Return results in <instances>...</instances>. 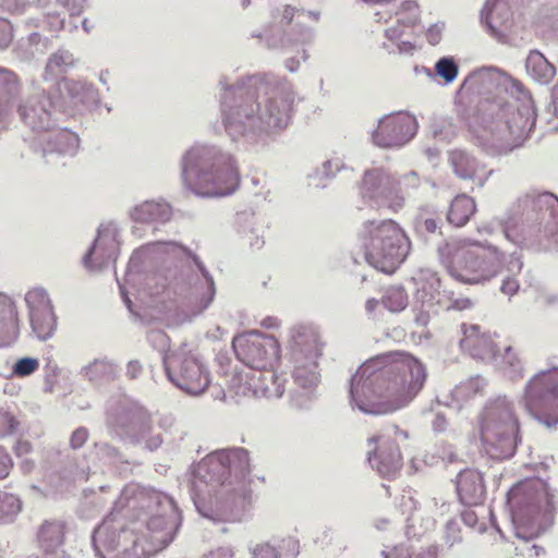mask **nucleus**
<instances>
[{
  "label": "nucleus",
  "mask_w": 558,
  "mask_h": 558,
  "mask_svg": "<svg viewBox=\"0 0 558 558\" xmlns=\"http://www.w3.org/2000/svg\"><path fill=\"white\" fill-rule=\"evenodd\" d=\"M425 369L408 354L379 355L363 363L351 380V402L368 414H387L408 405L422 389Z\"/></svg>",
  "instance_id": "nucleus-1"
},
{
  "label": "nucleus",
  "mask_w": 558,
  "mask_h": 558,
  "mask_svg": "<svg viewBox=\"0 0 558 558\" xmlns=\"http://www.w3.org/2000/svg\"><path fill=\"white\" fill-rule=\"evenodd\" d=\"M232 470L241 473L248 471V453L239 448L220 451L206 457L196 466L192 482L194 502L202 515L214 521L227 519L225 505L213 494L226 487V480Z\"/></svg>",
  "instance_id": "nucleus-2"
},
{
  "label": "nucleus",
  "mask_w": 558,
  "mask_h": 558,
  "mask_svg": "<svg viewBox=\"0 0 558 558\" xmlns=\"http://www.w3.org/2000/svg\"><path fill=\"white\" fill-rule=\"evenodd\" d=\"M183 180L196 194L225 196L235 191L240 177L231 156L195 146L184 156Z\"/></svg>",
  "instance_id": "nucleus-3"
},
{
  "label": "nucleus",
  "mask_w": 558,
  "mask_h": 558,
  "mask_svg": "<svg viewBox=\"0 0 558 558\" xmlns=\"http://www.w3.org/2000/svg\"><path fill=\"white\" fill-rule=\"evenodd\" d=\"M146 529L150 532V539H143L134 529L121 530L113 517L107 518L94 532L93 542L96 549L104 547L117 550L114 558H146V556L162 549L173 538L175 521L171 518L153 517Z\"/></svg>",
  "instance_id": "nucleus-4"
},
{
  "label": "nucleus",
  "mask_w": 558,
  "mask_h": 558,
  "mask_svg": "<svg viewBox=\"0 0 558 558\" xmlns=\"http://www.w3.org/2000/svg\"><path fill=\"white\" fill-rule=\"evenodd\" d=\"M440 256L450 276L464 283L494 278L506 262V254L496 245L470 239L448 242L440 248Z\"/></svg>",
  "instance_id": "nucleus-5"
},
{
  "label": "nucleus",
  "mask_w": 558,
  "mask_h": 558,
  "mask_svg": "<svg viewBox=\"0 0 558 558\" xmlns=\"http://www.w3.org/2000/svg\"><path fill=\"white\" fill-rule=\"evenodd\" d=\"M481 439L487 453L495 459L513 454L519 424L512 404L506 397H497L485 407L480 422Z\"/></svg>",
  "instance_id": "nucleus-6"
},
{
  "label": "nucleus",
  "mask_w": 558,
  "mask_h": 558,
  "mask_svg": "<svg viewBox=\"0 0 558 558\" xmlns=\"http://www.w3.org/2000/svg\"><path fill=\"white\" fill-rule=\"evenodd\" d=\"M365 258L369 265L384 272H392L404 260L410 242L403 231L391 220L366 227Z\"/></svg>",
  "instance_id": "nucleus-7"
},
{
  "label": "nucleus",
  "mask_w": 558,
  "mask_h": 558,
  "mask_svg": "<svg viewBox=\"0 0 558 558\" xmlns=\"http://www.w3.org/2000/svg\"><path fill=\"white\" fill-rule=\"evenodd\" d=\"M323 347L324 343L317 330L312 326H298L292 330L293 379L295 385L305 390V398H308L311 390L319 380L317 361L322 355Z\"/></svg>",
  "instance_id": "nucleus-8"
},
{
  "label": "nucleus",
  "mask_w": 558,
  "mask_h": 558,
  "mask_svg": "<svg viewBox=\"0 0 558 558\" xmlns=\"http://www.w3.org/2000/svg\"><path fill=\"white\" fill-rule=\"evenodd\" d=\"M521 403L547 426L558 423V368L541 372L525 386Z\"/></svg>",
  "instance_id": "nucleus-9"
},
{
  "label": "nucleus",
  "mask_w": 558,
  "mask_h": 558,
  "mask_svg": "<svg viewBox=\"0 0 558 558\" xmlns=\"http://www.w3.org/2000/svg\"><path fill=\"white\" fill-rule=\"evenodd\" d=\"M530 199L519 201L509 209L501 220L505 238L519 246H533L548 235L543 226L546 213L539 215L533 208L529 209Z\"/></svg>",
  "instance_id": "nucleus-10"
},
{
  "label": "nucleus",
  "mask_w": 558,
  "mask_h": 558,
  "mask_svg": "<svg viewBox=\"0 0 558 558\" xmlns=\"http://www.w3.org/2000/svg\"><path fill=\"white\" fill-rule=\"evenodd\" d=\"M230 107L226 118V129L235 138L247 130L265 132L287 128L290 121L288 107Z\"/></svg>",
  "instance_id": "nucleus-11"
},
{
  "label": "nucleus",
  "mask_w": 558,
  "mask_h": 558,
  "mask_svg": "<svg viewBox=\"0 0 558 558\" xmlns=\"http://www.w3.org/2000/svg\"><path fill=\"white\" fill-rule=\"evenodd\" d=\"M163 363L169 379L187 393L199 395L208 387L207 372L186 345L167 354Z\"/></svg>",
  "instance_id": "nucleus-12"
},
{
  "label": "nucleus",
  "mask_w": 558,
  "mask_h": 558,
  "mask_svg": "<svg viewBox=\"0 0 558 558\" xmlns=\"http://www.w3.org/2000/svg\"><path fill=\"white\" fill-rule=\"evenodd\" d=\"M470 305L471 301L469 299L454 298V292L448 289V286L444 284L436 274H433L417 289L413 311L415 312L416 323L425 326L430 314L436 313V306L445 310H464Z\"/></svg>",
  "instance_id": "nucleus-13"
},
{
  "label": "nucleus",
  "mask_w": 558,
  "mask_h": 558,
  "mask_svg": "<svg viewBox=\"0 0 558 558\" xmlns=\"http://www.w3.org/2000/svg\"><path fill=\"white\" fill-rule=\"evenodd\" d=\"M233 350L251 369L274 368L279 361V343L270 336L251 331L233 338Z\"/></svg>",
  "instance_id": "nucleus-14"
},
{
  "label": "nucleus",
  "mask_w": 558,
  "mask_h": 558,
  "mask_svg": "<svg viewBox=\"0 0 558 558\" xmlns=\"http://www.w3.org/2000/svg\"><path fill=\"white\" fill-rule=\"evenodd\" d=\"M388 27L385 29L386 38L396 44L399 52L411 54L416 49V27L420 22L418 7L414 1H405L400 9L390 16Z\"/></svg>",
  "instance_id": "nucleus-15"
},
{
  "label": "nucleus",
  "mask_w": 558,
  "mask_h": 558,
  "mask_svg": "<svg viewBox=\"0 0 558 558\" xmlns=\"http://www.w3.org/2000/svg\"><path fill=\"white\" fill-rule=\"evenodd\" d=\"M274 368L236 373L229 383V390L238 397L279 398L283 393Z\"/></svg>",
  "instance_id": "nucleus-16"
},
{
  "label": "nucleus",
  "mask_w": 558,
  "mask_h": 558,
  "mask_svg": "<svg viewBox=\"0 0 558 558\" xmlns=\"http://www.w3.org/2000/svg\"><path fill=\"white\" fill-rule=\"evenodd\" d=\"M416 130L415 117L408 111H399L380 119L372 137L379 147H400L413 138Z\"/></svg>",
  "instance_id": "nucleus-17"
},
{
  "label": "nucleus",
  "mask_w": 558,
  "mask_h": 558,
  "mask_svg": "<svg viewBox=\"0 0 558 558\" xmlns=\"http://www.w3.org/2000/svg\"><path fill=\"white\" fill-rule=\"evenodd\" d=\"M393 428L368 439V460L383 476H393L401 468V453L393 438Z\"/></svg>",
  "instance_id": "nucleus-18"
},
{
  "label": "nucleus",
  "mask_w": 558,
  "mask_h": 558,
  "mask_svg": "<svg viewBox=\"0 0 558 558\" xmlns=\"http://www.w3.org/2000/svg\"><path fill=\"white\" fill-rule=\"evenodd\" d=\"M509 502L519 507L515 515L523 522L525 517H533L542 510L547 511L550 496L545 483L534 481L513 487L509 493Z\"/></svg>",
  "instance_id": "nucleus-19"
},
{
  "label": "nucleus",
  "mask_w": 558,
  "mask_h": 558,
  "mask_svg": "<svg viewBox=\"0 0 558 558\" xmlns=\"http://www.w3.org/2000/svg\"><path fill=\"white\" fill-rule=\"evenodd\" d=\"M291 89L287 81H278L275 77L255 75L245 78L239 87V93L244 101H277L275 94H288Z\"/></svg>",
  "instance_id": "nucleus-20"
},
{
  "label": "nucleus",
  "mask_w": 558,
  "mask_h": 558,
  "mask_svg": "<svg viewBox=\"0 0 558 558\" xmlns=\"http://www.w3.org/2000/svg\"><path fill=\"white\" fill-rule=\"evenodd\" d=\"M117 238V229L112 223L101 225L93 247L84 257L85 266L90 269H100L114 259L118 250Z\"/></svg>",
  "instance_id": "nucleus-21"
},
{
  "label": "nucleus",
  "mask_w": 558,
  "mask_h": 558,
  "mask_svg": "<svg viewBox=\"0 0 558 558\" xmlns=\"http://www.w3.org/2000/svg\"><path fill=\"white\" fill-rule=\"evenodd\" d=\"M482 21L489 33L499 40L505 39L512 27V12L508 0H487L482 11Z\"/></svg>",
  "instance_id": "nucleus-22"
},
{
  "label": "nucleus",
  "mask_w": 558,
  "mask_h": 558,
  "mask_svg": "<svg viewBox=\"0 0 558 558\" xmlns=\"http://www.w3.org/2000/svg\"><path fill=\"white\" fill-rule=\"evenodd\" d=\"M502 71L496 68H483L472 72L463 82L461 90L465 94L496 100Z\"/></svg>",
  "instance_id": "nucleus-23"
},
{
  "label": "nucleus",
  "mask_w": 558,
  "mask_h": 558,
  "mask_svg": "<svg viewBox=\"0 0 558 558\" xmlns=\"http://www.w3.org/2000/svg\"><path fill=\"white\" fill-rule=\"evenodd\" d=\"M457 490L463 504L468 506L480 505L486 492L482 473L472 469L460 472Z\"/></svg>",
  "instance_id": "nucleus-24"
},
{
  "label": "nucleus",
  "mask_w": 558,
  "mask_h": 558,
  "mask_svg": "<svg viewBox=\"0 0 558 558\" xmlns=\"http://www.w3.org/2000/svg\"><path fill=\"white\" fill-rule=\"evenodd\" d=\"M395 191V179L383 169H374L365 173L361 187L364 198H386Z\"/></svg>",
  "instance_id": "nucleus-25"
},
{
  "label": "nucleus",
  "mask_w": 558,
  "mask_h": 558,
  "mask_svg": "<svg viewBox=\"0 0 558 558\" xmlns=\"http://www.w3.org/2000/svg\"><path fill=\"white\" fill-rule=\"evenodd\" d=\"M461 347L468 350L474 357L481 360H497L494 342L486 333L480 332V327L472 325L464 330Z\"/></svg>",
  "instance_id": "nucleus-26"
},
{
  "label": "nucleus",
  "mask_w": 558,
  "mask_h": 558,
  "mask_svg": "<svg viewBox=\"0 0 558 558\" xmlns=\"http://www.w3.org/2000/svg\"><path fill=\"white\" fill-rule=\"evenodd\" d=\"M495 101L506 105L510 102L527 104L532 102L533 98L522 82L502 72Z\"/></svg>",
  "instance_id": "nucleus-27"
},
{
  "label": "nucleus",
  "mask_w": 558,
  "mask_h": 558,
  "mask_svg": "<svg viewBox=\"0 0 558 558\" xmlns=\"http://www.w3.org/2000/svg\"><path fill=\"white\" fill-rule=\"evenodd\" d=\"M526 74L535 82L548 84L556 75V66L538 50H531L525 59Z\"/></svg>",
  "instance_id": "nucleus-28"
},
{
  "label": "nucleus",
  "mask_w": 558,
  "mask_h": 558,
  "mask_svg": "<svg viewBox=\"0 0 558 558\" xmlns=\"http://www.w3.org/2000/svg\"><path fill=\"white\" fill-rule=\"evenodd\" d=\"M64 525L61 522H45L38 531V543L46 554H53L63 544Z\"/></svg>",
  "instance_id": "nucleus-29"
},
{
  "label": "nucleus",
  "mask_w": 558,
  "mask_h": 558,
  "mask_svg": "<svg viewBox=\"0 0 558 558\" xmlns=\"http://www.w3.org/2000/svg\"><path fill=\"white\" fill-rule=\"evenodd\" d=\"M132 218L135 221L151 222L168 221L171 217V209L168 204L160 202H145L135 207L132 211Z\"/></svg>",
  "instance_id": "nucleus-30"
},
{
  "label": "nucleus",
  "mask_w": 558,
  "mask_h": 558,
  "mask_svg": "<svg viewBox=\"0 0 558 558\" xmlns=\"http://www.w3.org/2000/svg\"><path fill=\"white\" fill-rule=\"evenodd\" d=\"M534 122V107H515L507 123L511 134L522 137L532 130Z\"/></svg>",
  "instance_id": "nucleus-31"
},
{
  "label": "nucleus",
  "mask_w": 558,
  "mask_h": 558,
  "mask_svg": "<svg viewBox=\"0 0 558 558\" xmlns=\"http://www.w3.org/2000/svg\"><path fill=\"white\" fill-rule=\"evenodd\" d=\"M474 211L475 203L473 198L466 195H459L451 203L448 211V221L456 227H462L469 221Z\"/></svg>",
  "instance_id": "nucleus-32"
},
{
  "label": "nucleus",
  "mask_w": 558,
  "mask_h": 558,
  "mask_svg": "<svg viewBox=\"0 0 558 558\" xmlns=\"http://www.w3.org/2000/svg\"><path fill=\"white\" fill-rule=\"evenodd\" d=\"M310 19L316 20V16L312 13L296 12L293 8L286 7L282 11L280 23L290 26L287 33L288 36H294L295 40H304L306 34L303 32L302 27L305 21Z\"/></svg>",
  "instance_id": "nucleus-33"
},
{
  "label": "nucleus",
  "mask_w": 558,
  "mask_h": 558,
  "mask_svg": "<svg viewBox=\"0 0 558 558\" xmlns=\"http://www.w3.org/2000/svg\"><path fill=\"white\" fill-rule=\"evenodd\" d=\"M84 376L89 381L102 384L112 380L116 377V367L105 360H95L93 363L84 367Z\"/></svg>",
  "instance_id": "nucleus-34"
},
{
  "label": "nucleus",
  "mask_w": 558,
  "mask_h": 558,
  "mask_svg": "<svg viewBox=\"0 0 558 558\" xmlns=\"http://www.w3.org/2000/svg\"><path fill=\"white\" fill-rule=\"evenodd\" d=\"M450 163L462 179H474L478 174V165L465 153L456 150L450 154Z\"/></svg>",
  "instance_id": "nucleus-35"
},
{
  "label": "nucleus",
  "mask_w": 558,
  "mask_h": 558,
  "mask_svg": "<svg viewBox=\"0 0 558 558\" xmlns=\"http://www.w3.org/2000/svg\"><path fill=\"white\" fill-rule=\"evenodd\" d=\"M29 317L33 331L37 335L38 339L46 340L52 336L57 325L53 311L32 314Z\"/></svg>",
  "instance_id": "nucleus-36"
},
{
  "label": "nucleus",
  "mask_w": 558,
  "mask_h": 558,
  "mask_svg": "<svg viewBox=\"0 0 558 558\" xmlns=\"http://www.w3.org/2000/svg\"><path fill=\"white\" fill-rule=\"evenodd\" d=\"M20 116L34 130H46L50 126L51 112L46 107H20Z\"/></svg>",
  "instance_id": "nucleus-37"
},
{
  "label": "nucleus",
  "mask_w": 558,
  "mask_h": 558,
  "mask_svg": "<svg viewBox=\"0 0 558 558\" xmlns=\"http://www.w3.org/2000/svg\"><path fill=\"white\" fill-rule=\"evenodd\" d=\"M22 509V501L13 494L0 490V523H10Z\"/></svg>",
  "instance_id": "nucleus-38"
},
{
  "label": "nucleus",
  "mask_w": 558,
  "mask_h": 558,
  "mask_svg": "<svg viewBox=\"0 0 558 558\" xmlns=\"http://www.w3.org/2000/svg\"><path fill=\"white\" fill-rule=\"evenodd\" d=\"M483 388L484 380L481 377H473L456 386L451 396L457 403H462L480 393Z\"/></svg>",
  "instance_id": "nucleus-39"
},
{
  "label": "nucleus",
  "mask_w": 558,
  "mask_h": 558,
  "mask_svg": "<svg viewBox=\"0 0 558 558\" xmlns=\"http://www.w3.org/2000/svg\"><path fill=\"white\" fill-rule=\"evenodd\" d=\"M17 328V312L13 302L0 294V332L3 329L15 332Z\"/></svg>",
  "instance_id": "nucleus-40"
},
{
  "label": "nucleus",
  "mask_w": 558,
  "mask_h": 558,
  "mask_svg": "<svg viewBox=\"0 0 558 558\" xmlns=\"http://www.w3.org/2000/svg\"><path fill=\"white\" fill-rule=\"evenodd\" d=\"M497 364L504 368L505 373L512 379L522 376V366L521 361L518 359L517 354L512 351L511 347L505 348V353L500 356H497L495 360Z\"/></svg>",
  "instance_id": "nucleus-41"
},
{
  "label": "nucleus",
  "mask_w": 558,
  "mask_h": 558,
  "mask_svg": "<svg viewBox=\"0 0 558 558\" xmlns=\"http://www.w3.org/2000/svg\"><path fill=\"white\" fill-rule=\"evenodd\" d=\"M434 71L435 75L448 85L457 78L459 65L452 57H442L436 62Z\"/></svg>",
  "instance_id": "nucleus-42"
},
{
  "label": "nucleus",
  "mask_w": 558,
  "mask_h": 558,
  "mask_svg": "<svg viewBox=\"0 0 558 558\" xmlns=\"http://www.w3.org/2000/svg\"><path fill=\"white\" fill-rule=\"evenodd\" d=\"M25 301L29 308V315L52 311L50 300L43 289L28 291Z\"/></svg>",
  "instance_id": "nucleus-43"
},
{
  "label": "nucleus",
  "mask_w": 558,
  "mask_h": 558,
  "mask_svg": "<svg viewBox=\"0 0 558 558\" xmlns=\"http://www.w3.org/2000/svg\"><path fill=\"white\" fill-rule=\"evenodd\" d=\"M381 302L390 312H401L409 303L405 291L400 287H391L387 289Z\"/></svg>",
  "instance_id": "nucleus-44"
},
{
  "label": "nucleus",
  "mask_w": 558,
  "mask_h": 558,
  "mask_svg": "<svg viewBox=\"0 0 558 558\" xmlns=\"http://www.w3.org/2000/svg\"><path fill=\"white\" fill-rule=\"evenodd\" d=\"M72 63L73 57L68 51H59L52 54L46 65V77L59 76Z\"/></svg>",
  "instance_id": "nucleus-45"
},
{
  "label": "nucleus",
  "mask_w": 558,
  "mask_h": 558,
  "mask_svg": "<svg viewBox=\"0 0 558 558\" xmlns=\"http://www.w3.org/2000/svg\"><path fill=\"white\" fill-rule=\"evenodd\" d=\"M56 140V149L65 153L72 154L78 146V137L76 134L62 129L54 134Z\"/></svg>",
  "instance_id": "nucleus-46"
},
{
  "label": "nucleus",
  "mask_w": 558,
  "mask_h": 558,
  "mask_svg": "<svg viewBox=\"0 0 558 558\" xmlns=\"http://www.w3.org/2000/svg\"><path fill=\"white\" fill-rule=\"evenodd\" d=\"M38 367L39 362L37 359L23 357L14 364L12 372L19 377H25L33 374Z\"/></svg>",
  "instance_id": "nucleus-47"
},
{
  "label": "nucleus",
  "mask_w": 558,
  "mask_h": 558,
  "mask_svg": "<svg viewBox=\"0 0 558 558\" xmlns=\"http://www.w3.org/2000/svg\"><path fill=\"white\" fill-rule=\"evenodd\" d=\"M19 425L13 413L9 410L0 409V437L12 434Z\"/></svg>",
  "instance_id": "nucleus-48"
},
{
  "label": "nucleus",
  "mask_w": 558,
  "mask_h": 558,
  "mask_svg": "<svg viewBox=\"0 0 558 558\" xmlns=\"http://www.w3.org/2000/svg\"><path fill=\"white\" fill-rule=\"evenodd\" d=\"M412 554L410 551V548L407 546H399L393 548L392 551H390L388 555L385 556V558H411ZM416 558H436V550L435 548H428L427 550L418 554Z\"/></svg>",
  "instance_id": "nucleus-49"
},
{
  "label": "nucleus",
  "mask_w": 558,
  "mask_h": 558,
  "mask_svg": "<svg viewBox=\"0 0 558 558\" xmlns=\"http://www.w3.org/2000/svg\"><path fill=\"white\" fill-rule=\"evenodd\" d=\"M0 85H4L8 93H15L17 90V80L14 73L0 69Z\"/></svg>",
  "instance_id": "nucleus-50"
},
{
  "label": "nucleus",
  "mask_w": 558,
  "mask_h": 558,
  "mask_svg": "<svg viewBox=\"0 0 558 558\" xmlns=\"http://www.w3.org/2000/svg\"><path fill=\"white\" fill-rule=\"evenodd\" d=\"M13 38L12 26L9 21L0 19V48H5L10 45Z\"/></svg>",
  "instance_id": "nucleus-51"
},
{
  "label": "nucleus",
  "mask_w": 558,
  "mask_h": 558,
  "mask_svg": "<svg viewBox=\"0 0 558 558\" xmlns=\"http://www.w3.org/2000/svg\"><path fill=\"white\" fill-rule=\"evenodd\" d=\"M442 31H444L442 23H437V24H434L430 27H428L426 31V38H427L428 43L433 46L439 44V41L441 40Z\"/></svg>",
  "instance_id": "nucleus-52"
},
{
  "label": "nucleus",
  "mask_w": 558,
  "mask_h": 558,
  "mask_svg": "<svg viewBox=\"0 0 558 558\" xmlns=\"http://www.w3.org/2000/svg\"><path fill=\"white\" fill-rule=\"evenodd\" d=\"M12 465L13 462L9 453L0 448V478H4L9 475Z\"/></svg>",
  "instance_id": "nucleus-53"
},
{
  "label": "nucleus",
  "mask_w": 558,
  "mask_h": 558,
  "mask_svg": "<svg viewBox=\"0 0 558 558\" xmlns=\"http://www.w3.org/2000/svg\"><path fill=\"white\" fill-rule=\"evenodd\" d=\"M253 558H278V555L274 547L263 544L253 550Z\"/></svg>",
  "instance_id": "nucleus-54"
},
{
  "label": "nucleus",
  "mask_w": 558,
  "mask_h": 558,
  "mask_svg": "<svg viewBox=\"0 0 558 558\" xmlns=\"http://www.w3.org/2000/svg\"><path fill=\"white\" fill-rule=\"evenodd\" d=\"M0 5L3 10L9 12L17 13L24 10L26 7L25 0H1Z\"/></svg>",
  "instance_id": "nucleus-55"
},
{
  "label": "nucleus",
  "mask_w": 558,
  "mask_h": 558,
  "mask_svg": "<svg viewBox=\"0 0 558 558\" xmlns=\"http://www.w3.org/2000/svg\"><path fill=\"white\" fill-rule=\"evenodd\" d=\"M87 430L85 428H77L73 432L70 442L73 448H80L87 439Z\"/></svg>",
  "instance_id": "nucleus-56"
},
{
  "label": "nucleus",
  "mask_w": 558,
  "mask_h": 558,
  "mask_svg": "<svg viewBox=\"0 0 558 558\" xmlns=\"http://www.w3.org/2000/svg\"><path fill=\"white\" fill-rule=\"evenodd\" d=\"M519 289V283L515 279L513 278H507L502 281V284H501V292L511 296L513 295Z\"/></svg>",
  "instance_id": "nucleus-57"
},
{
  "label": "nucleus",
  "mask_w": 558,
  "mask_h": 558,
  "mask_svg": "<svg viewBox=\"0 0 558 558\" xmlns=\"http://www.w3.org/2000/svg\"><path fill=\"white\" fill-rule=\"evenodd\" d=\"M201 271L203 272L204 277H205V280H206V284H207V298L206 300L204 301V304L202 306V308H205L209 305V303L211 302L213 298H214V294H215V289H214V281L211 278H209L207 276V272L205 271L204 268L201 267Z\"/></svg>",
  "instance_id": "nucleus-58"
},
{
  "label": "nucleus",
  "mask_w": 558,
  "mask_h": 558,
  "mask_svg": "<svg viewBox=\"0 0 558 558\" xmlns=\"http://www.w3.org/2000/svg\"><path fill=\"white\" fill-rule=\"evenodd\" d=\"M71 14H80L85 5L86 0H62Z\"/></svg>",
  "instance_id": "nucleus-59"
},
{
  "label": "nucleus",
  "mask_w": 558,
  "mask_h": 558,
  "mask_svg": "<svg viewBox=\"0 0 558 558\" xmlns=\"http://www.w3.org/2000/svg\"><path fill=\"white\" fill-rule=\"evenodd\" d=\"M233 550L229 547H220L216 550L210 551L204 558H233Z\"/></svg>",
  "instance_id": "nucleus-60"
},
{
  "label": "nucleus",
  "mask_w": 558,
  "mask_h": 558,
  "mask_svg": "<svg viewBox=\"0 0 558 558\" xmlns=\"http://www.w3.org/2000/svg\"><path fill=\"white\" fill-rule=\"evenodd\" d=\"M32 446L27 440H19L15 445V452L17 456L26 454L31 451Z\"/></svg>",
  "instance_id": "nucleus-61"
},
{
  "label": "nucleus",
  "mask_w": 558,
  "mask_h": 558,
  "mask_svg": "<svg viewBox=\"0 0 558 558\" xmlns=\"http://www.w3.org/2000/svg\"><path fill=\"white\" fill-rule=\"evenodd\" d=\"M142 371V365L137 361H131L128 364V375L131 378H136Z\"/></svg>",
  "instance_id": "nucleus-62"
},
{
  "label": "nucleus",
  "mask_w": 558,
  "mask_h": 558,
  "mask_svg": "<svg viewBox=\"0 0 558 558\" xmlns=\"http://www.w3.org/2000/svg\"><path fill=\"white\" fill-rule=\"evenodd\" d=\"M402 184L405 187H415L418 185V177L415 172H411L410 174L403 178Z\"/></svg>",
  "instance_id": "nucleus-63"
},
{
  "label": "nucleus",
  "mask_w": 558,
  "mask_h": 558,
  "mask_svg": "<svg viewBox=\"0 0 558 558\" xmlns=\"http://www.w3.org/2000/svg\"><path fill=\"white\" fill-rule=\"evenodd\" d=\"M62 84H63L64 88H66L69 90V93L73 95V97H75L78 94V88H82V86L75 82L66 81V82H63Z\"/></svg>",
  "instance_id": "nucleus-64"
}]
</instances>
